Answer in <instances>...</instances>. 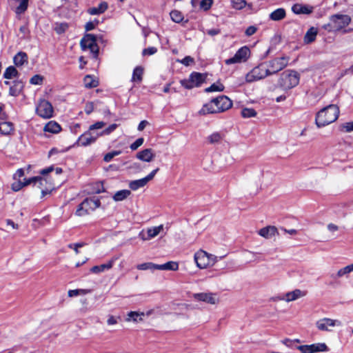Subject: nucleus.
I'll return each mask as SVG.
<instances>
[{"label":"nucleus","mask_w":353,"mask_h":353,"mask_svg":"<svg viewBox=\"0 0 353 353\" xmlns=\"http://www.w3.org/2000/svg\"><path fill=\"white\" fill-rule=\"evenodd\" d=\"M339 114V109L335 105H330L321 110L316 116L318 128L324 127L335 121Z\"/></svg>","instance_id":"f257e3e1"},{"label":"nucleus","mask_w":353,"mask_h":353,"mask_svg":"<svg viewBox=\"0 0 353 353\" xmlns=\"http://www.w3.org/2000/svg\"><path fill=\"white\" fill-rule=\"evenodd\" d=\"M300 80L299 74L294 70H285L280 77L279 85L285 90L291 89L296 86Z\"/></svg>","instance_id":"f03ea898"},{"label":"nucleus","mask_w":353,"mask_h":353,"mask_svg":"<svg viewBox=\"0 0 353 353\" xmlns=\"http://www.w3.org/2000/svg\"><path fill=\"white\" fill-rule=\"evenodd\" d=\"M101 205L100 200L95 197L86 198L77 207L76 215L79 216H85L90 214L98 208Z\"/></svg>","instance_id":"7ed1b4c3"},{"label":"nucleus","mask_w":353,"mask_h":353,"mask_svg":"<svg viewBox=\"0 0 353 353\" xmlns=\"http://www.w3.org/2000/svg\"><path fill=\"white\" fill-rule=\"evenodd\" d=\"M289 61V57L283 56L276 57L263 63L265 65L266 69L269 70L268 71V73L270 76L284 69L288 65Z\"/></svg>","instance_id":"20e7f679"},{"label":"nucleus","mask_w":353,"mask_h":353,"mask_svg":"<svg viewBox=\"0 0 353 353\" xmlns=\"http://www.w3.org/2000/svg\"><path fill=\"white\" fill-rule=\"evenodd\" d=\"M216 259V256L210 254L202 250H199L194 254V261L197 267L201 269L214 265L217 261Z\"/></svg>","instance_id":"39448f33"},{"label":"nucleus","mask_w":353,"mask_h":353,"mask_svg":"<svg viewBox=\"0 0 353 353\" xmlns=\"http://www.w3.org/2000/svg\"><path fill=\"white\" fill-rule=\"evenodd\" d=\"M264 63H262L254 67L250 72H249L245 76V81L247 83H252L256 81H259L269 76Z\"/></svg>","instance_id":"423d86ee"},{"label":"nucleus","mask_w":353,"mask_h":353,"mask_svg":"<svg viewBox=\"0 0 353 353\" xmlns=\"http://www.w3.org/2000/svg\"><path fill=\"white\" fill-rule=\"evenodd\" d=\"M81 48L83 50H90L94 58L99 54V47L97 44L96 37L92 34H85L80 41Z\"/></svg>","instance_id":"0eeeda50"},{"label":"nucleus","mask_w":353,"mask_h":353,"mask_svg":"<svg viewBox=\"0 0 353 353\" xmlns=\"http://www.w3.org/2000/svg\"><path fill=\"white\" fill-rule=\"evenodd\" d=\"M36 112L43 119H50L53 115V107L48 101L40 99L36 107Z\"/></svg>","instance_id":"6e6552de"},{"label":"nucleus","mask_w":353,"mask_h":353,"mask_svg":"<svg viewBox=\"0 0 353 353\" xmlns=\"http://www.w3.org/2000/svg\"><path fill=\"white\" fill-rule=\"evenodd\" d=\"M351 21V18L346 14H336L330 19V26L334 30H340L347 26Z\"/></svg>","instance_id":"1a4fd4ad"},{"label":"nucleus","mask_w":353,"mask_h":353,"mask_svg":"<svg viewBox=\"0 0 353 353\" xmlns=\"http://www.w3.org/2000/svg\"><path fill=\"white\" fill-rule=\"evenodd\" d=\"M250 51L248 47H242L236 52L233 57L225 60V63L226 65H231L245 62L250 57Z\"/></svg>","instance_id":"9d476101"},{"label":"nucleus","mask_w":353,"mask_h":353,"mask_svg":"<svg viewBox=\"0 0 353 353\" xmlns=\"http://www.w3.org/2000/svg\"><path fill=\"white\" fill-rule=\"evenodd\" d=\"M341 322L336 319H332L330 318H323L318 320L316 322V326L320 331L331 332L330 327L335 326H341Z\"/></svg>","instance_id":"9b49d317"},{"label":"nucleus","mask_w":353,"mask_h":353,"mask_svg":"<svg viewBox=\"0 0 353 353\" xmlns=\"http://www.w3.org/2000/svg\"><path fill=\"white\" fill-rule=\"evenodd\" d=\"M159 171V168H157L152 171L148 176L144 178L132 181L129 183V188L135 191L137 190L140 188H143L151 180L153 179L157 172Z\"/></svg>","instance_id":"f8f14e48"},{"label":"nucleus","mask_w":353,"mask_h":353,"mask_svg":"<svg viewBox=\"0 0 353 353\" xmlns=\"http://www.w3.org/2000/svg\"><path fill=\"white\" fill-rule=\"evenodd\" d=\"M99 137V132H92L88 130L79 137L78 144L81 146L89 145L94 143Z\"/></svg>","instance_id":"ddd939ff"},{"label":"nucleus","mask_w":353,"mask_h":353,"mask_svg":"<svg viewBox=\"0 0 353 353\" xmlns=\"http://www.w3.org/2000/svg\"><path fill=\"white\" fill-rule=\"evenodd\" d=\"M214 102L216 105V111H219V112H224L232 106V101L225 95L214 98Z\"/></svg>","instance_id":"4468645a"},{"label":"nucleus","mask_w":353,"mask_h":353,"mask_svg":"<svg viewBox=\"0 0 353 353\" xmlns=\"http://www.w3.org/2000/svg\"><path fill=\"white\" fill-rule=\"evenodd\" d=\"M305 292H303L299 289H296L292 292H288L285 293L282 297L279 298V300L285 301L286 302H290L296 301L301 297L305 296Z\"/></svg>","instance_id":"2eb2a0df"},{"label":"nucleus","mask_w":353,"mask_h":353,"mask_svg":"<svg viewBox=\"0 0 353 353\" xmlns=\"http://www.w3.org/2000/svg\"><path fill=\"white\" fill-rule=\"evenodd\" d=\"M163 225H160L157 227H153L147 230V234H145L143 232L139 233V237L143 241H148L152 238L157 236L160 232L163 230Z\"/></svg>","instance_id":"dca6fc26"},{"label":"nucleus","mask_w":353,"mask_h":353,"mask_svg":"<svg viewBox=\"0 0 353 353\" xmlns=\"http://www.w3.org/2000/svg\"><path fill=\"white\" fill-rule=\"evenodd\" d=\"M194 298L198 301H203L210 304H216L217 299L216 294L213 293H197L193 295Z\"/></svg>","instance_id":"f3484780"},{"label":"nucleus","mask_w":353,"mask_h":353,"mask_svg":"<svg viewBox=\"0 0 353 353\" xmlns=\"http://www.w3.org/2000/svg\"><path fill=\"white\" fill-rule=\"evenodd\" d=\"M136 157L145 162H151L155 157V154L151 148L144 149L137 153Z\"/></svg>","instance_id":"a211bd4d"},{"label":"nucleus","mask_w":353,"mask_h":353,"mask_svg":"<svg viewBox=\"0 0 353 353\" xmlns=\"http://www.w3.org/2000/svg\"><path fill=\"white\" fill-rule=\"evenodd\" d=\"M292 11L294 14H310L312 12L313 7L307 6V5L295 3L292 7Z\"/></svg>","instance_id":"6ab92c4d"},{"label":"nucleus","mask_w":353,"mask_h":353,"mask_svg":"<svg viewBox=\"0 0 353 353\" xmlns=\"http://www.w3.org/2000/svg\"><path fill=\"white\" fill-rule=\"evenodd\" d=\"M216 109L217 107L215 103L214 102L213 99L209 103L204 104L201 109L199 110V114L201 115L219 113V111H216Z\"/></svg>","instance_id":"aec40b11"},{"label":"nucleus","mask_w":353,"mask_h":353,"mask_svg":"<svg viewBox=\"0 0 353 353\" xmlns=\"http://www.w3.org/2000/svg\"><path fill=\"white\" fill-rule=\"evenodd\" d=\"M117 257L112 258L110 261H109L107 263L101 264L100 265L93 266L90 271L94 274H99L100 272H104L105 270H110L112 268L113 264L116 260H117Z\"/></svg>","instance_id":"412c9836"},{"label":"nucleus","mask_w":353,"mask_h":353,"mask_svg":"<svg viewBox=\"0 0 353 353\" xmlns=\"http://www.w3.org/2000/svg\"><path fill=\"white\" fill-rule=\"evenodd\" d=\"M277 232V229L274 226H267L261 228L259 231V234L265 239H270L274 236Z\"/></svg>","instance_id":"4be33fe9"},{"label":"nucleus","mask_w":353,"mask_h":353,"mask_svg":"<svg viewBox=\"0 0 353 353\" xmlns=\"http://www.w3.org/2000/svg\"><path fill=\"white\" fill-rule=\"evenodd\" d=\"M14 128L12 122H0V134L2 135H10L14 132Z\"/></svg>","instance_id":"5701e85b"},{"label":"nucleus","mask_w":353,"mask_h":353,"mask_svg":"<svg viewBox=\"0 0 353 353\" xmlns=\"http://www.w3.org/2000/svg\"><path fill=\"white\" fill-rule=\"evenodd\" d=\"M23 88V84L21 81H14L12 85L10 87L9 94L11 96L17 97L19 95Z\"/></svg>","instance_id":"b1692460"},{"label":"nucleus","mask_w":353,"mask_h":353,"mask_svg":"<svg viewBox=\"0 0 353 353\" xmlns=\"http://www.w3.org/2000/svg\"><path fill=\"white\" fill-rule=\"evenodd\" d=\"M190 77L193 83V88L199 86L205 81V76L199 72H192L190 75Z\"/></svg>","instance_id":"393cba45"},{"label":"nucleus","mask_w":353,"mask_h":353,"mask_svg":"<svg viewBox=\"0 0 353 353\" xmlns=\"http://www.w3.org/2000/svg\"><path fill=\"white\" fill-rule=\"evenodd\" d=\"M286 16V12L284 8H277L270 14V19L274 21L283 19Z\"/></svg>","instance_id":"a878e982"},{"label":"nucleus","mask_w":353,"mask_h":353,"mask_svg":"<svg viewBox=\"0 0 353 353\" xmlns=\"http://www.w3.org/2000/svg\"><path fill=\"white\" fill-rule=\"evenodd\" d=\"M108 8L105 1L101 2L97 8H90L88 10V13L91 15H97L103 13Z\"/></svg>","instance_id":"bb28decb"},{"label":"nucleus","mask_w":353,"mask_h":353,"mask_svg":"<svg viewBox=\"0 0 353 353\" xmlns=\"http://www.w3.org/2000/svg\"><path fill=\"white\" fill-rule=\"evenodd\" d=\"M39 183V188H42L44 185V183H46V179L42 176H34L28 179H25V181L22 183L23 187L27 186L31 183Z\"/></svg>","instance_id":"cd10ccee"},{"label":"nucleus","mask_w":353,"mask_h":353,"mask_svg":"<svg viewBox=\"0 0 353 353\" xmlns=\"http://www.w3.org/2000/svg\"><path fill=\"white\" fill-rule=\"evenodd\" d=\"M13 61L16 66H21L28 61V55L26 52H19L14 57Z\"/></svg>","instance_id":"c85d7f7f"},{"label":"nucleus","mask_w":353,"mask_h":353,"mask_svg":"<svg viewBox=\"0 0 353 353\" xmlns=\"http://www.w3.org/2000/svg\"><path fill=\"white\" fill-rule=\"evenodd\" d=\"M61 129L60 125L54 121H49L43 128L44 131L54 134L59 132Z\"/></svg>","instance_id":"c756f323"},{"label":"nucleus","mask_w":353,"mask_h":353,"mask_svg":"<svg viewBox=\"0 0 353 353\" xmlns=\"http://www.w3.org/2000/svg\"><path fill=\"white\" fill-rule=\"evenodd\" d=\"M144 316L143 312H130L127 314V318L125 319V321L129 322L132 321L133 322H139L143 321V316Z\"/></svg>","instance_id":"7c9ffc66"},{"label":"nucleus","mask_w":353,"mask_h":353,"mask_svg":"<svg viewBox=\"0 0 353 353\" xmlns=\"http://www.w3.org/2000/svg\"><path fill=\"white\" fill-rule=\"evenodd\" d=\"M179 264L175 261H169L162 265H157V270H177Z\"/></svg>","instance_id":"2f4dec72"},{"label":"nucleus","mask_w":353,"mask_h":353,"mask_svg":"<svg viewBox=\"0 0 353 353\" xmlns=\"http://www.w3.org/2000/svg\"><path fill=\"white\" fill-rule=\"evenodd\" d=\"M317 34L316 28L312 27L306 32L304 37V42L305 43H310L316 39Z\"/></svg>","instance_id":"473e14b6"},{"label":"nucleus","mask_w":353,"mask_h":353,"mask_svg":"<svg viewBox=\"0 0 353 353\" xmlns=\"http://www.w3.org/2000/svg\"><path fill=\"white\" fill-rule=\"evenodd\" d=\"M131 194V192L128 190H122L117 191L113 196L115 201H121L128 198Z\"/></svg>","instance_id":"72a5a7b5"},{"label":"nucleus","mask_w":353,"mask_h":353,"mask_svg":"<svg viewBox=\"0 0 353 353\" xmlns=\"http://www.w3.org/2000/svg\"><path fill=\"white\" fill-rule=\"evenodd\" d=\"M143 74V68L141 66H137L134 69L132 81L133 82H141L142 81Z\"/></svg>","instance_id":"f704fd0d"},{"label":"nucleus","mask_w":353,"mask_h":353,"mask_svg":"<svg viewBox=\"0 0 353 353\" xmlns=\"http://www.w3.org/2000/svg\"><path fill=\"white\" fill-rule=\"evenodd\" d=\"M352 271H353V263L340 269L337 272L336 275L332 274V275H331V277L336 279L342 277L344 275L347 274Z\"/></svg>","instance_id":"c9c22d12"},{"label":"nucleus","mask_w":353,"mask_h":353,"mask_svg":"<svg viewBox=\"0 0 353 353\" xmlns=\"http://www.w3.org/2000/svg\"><path fill=\"white\" fill-rule=\"evenodd\" d=\"M17 77H19V72L14 66L8 67L3 73V77L7 79H11Z\"/></svg>","instance_id":"e433bc0d"},{"label":"nucleus","mask_w":353,"mask_h":353,"mask_svg":"<svg viewBox=\"0 0 353 353\" xmlns=\"http://www.w3.org/2000/svg\"><path fill=\"white\" fill-rule=\"evenodd\" d=\"M313 353L324 352L329 350L328 347L325 343H317L311 344Z\"/></svg>","instance_id":"4c0bfd02"},{"label":"nucleus","mask_w":353,"mask_h":353,"mask_svg":"<svg viewBox=\"0 0 353 353\" xmlns=\"http://www.w3.org/2000/svg\"><path fill=\"white\" fill-rule=\"evenodd\" d=\"M83 83L86 88H95L98 85V81L90 75H86L83 79Z\"/></svg>","instance_id":"58836bf2"},{"label":"nucleus","mask_w":353,"mask_h":353,"mask_svg":"<svg viewBox=\"0 0 353 353\" xmlns=\"http://www.w3.org/2000/svg\"><path fill=\"white\" fill-rule=\"evenodd\" d=\"M157 264H154L151 262L143 263L137 265V268L139 270H157Z\"/></svg>","instance_id":"ea45409f"},{"label":"nucleus","mask_w":353,"mask_h":353,"mask_svg":"<svg viewBox=\"0 0 353 353\" xmlns=\"http://www.w3.org/2000/svg\"><path fill=\"white\" fill-rule=\"evenodd\" d=\"M68 27L67 23H57L54 26V30L57 34H61L68 30Z\"/></svg>","instance_id":"a19ab883"},{"label":"nucleus","mask_w":353,"mask_h":353,"mask_svg":"<svg viewBox=\"0 0 353 353\" xmlns=\"http://www.w3.org/2000/svg\"><path fill=\"white\" fill-rule=\"evenodd\" d=\"M28 0H21L20 4L16 8L15 12L17 14L23 13L28 8Z\"/></svg>","instance_id":"79ce46f5"},{"label":"nucleus","mask_w":353,"mask_h":353,"mask_svg":"<svg viewBox=\"0 0 353 353\" xmlns=\"http://www.w3.org/2000/svg\"><path fill=\"white\" fill-rule=\"evenodd\" d=\"M230 2L232 8L236 10H241L247 5L245 0H230Z\"/></svg>","instance_id":"37998d69"},{"label":"nucleus","mask_w":353,"mask_h":353,"mask_svg":"<svg viewBox=\"0 0 353 353\" xmlns=\"http://www.w3.org/2000/svg\"><path fill=\"white\" fill-rule=\"evenodd\" d=\"M224 90V85L220 83H213L205 89V92H221Z\"/></svg>","instance_id":"c03bdc74"},{"label":"nucleus","mask_w":353,"mask_h":353,"mask_svg":"<svg viewBox=\"0 0 353 353\" xmlns=\"http://www.w3.org/2000/svg\"><path fill=\"white\" fill-rule=\"evenodd\" d=\"M170 17H171V19H172V21L176 23L181 22L183 19V16L182 13L180 11L176 10H172L170 12Z\"/></svg>","instance_id":"a18cd8bd"},{"label":"nucleus","mask_w":353,"mask_h":353,"mask_svg":"<svg viewBox=\"0 0 353 353\" xmlns=\"http://www.w3.org/2000/svg\"><path fill=\"white\" fill-rule=\"evenodd\" d=\"M241 115L244 118L254 117L256 115V112L252 108H243L241 111Z\"/></svg>","instance_id":"49530a36"},{"label":"nucleus","mask_w":353,"mask_h":353,"mask_svg":"<svg viewBox=\"0 0 353 353\" xmlns=\"http://www.w3.org/2000/svg\"><path fill=\"white\" fill-rule=\"evenodd\" d=\"M222 136L219 132H214L208 137V140L210 143H216L221 141Z\"/></svg>","instance_id":"de8ad7c7"},{"label":"nucleus","mask_w":353,"mask_h":353,"mask_svg":"<svg viewBox=\"0 0 353 353\" xmlns=\"http://www.w3.org/2000/svg\"><path fill=\"white\" fill-rule=\"evenodd\" d=\"M118 127V125L116 123L111 124L110 126L106 128L105 130H103L101 132L99 133L101 136L103 135H108L110 133H112L113 131H114Z\"/></svg>","instance_id":"09e8293b"},{"label":"nucleus","mask_w":353,"mask_h":353,"mask_svg":"<svg viewBox=\"0 0 353 353\" xmlns=\"http://www.w3.org/2000/svg\"><path fill=\"white\" fill-rule=\"evenodd\" d=\"M121 153V150L118 151H112L110 152L107 153L103 158V160L105 162H110L114 157L119 155Z\"/></svg>","instance_id":"8fccbe9b"},{"label":"nucleus","mask_w":353,"mask_h":353,"mask_svg":"<svg viewBox=\"0 0 353 353\" xmlns=\"http://www.w3.org/2000/svg\"><path fill=\"white\" fill-rule=\"evenodd\" d=\"M43 81V77L39 74L34 75L30 79V83L33 85H41Z\"/></svg>","instance_id":"3c124183"},{"label":"nucleus","mask_w":353,"mask_h":353,"mask_svg":"<svg viewBox=\"0 0 353 353\" xmlns=\"http://www.w3.org/2000/svg\"><path fill=\"white\" fill-rule=\"evenodd\" d=\"M301 353H313L311 345H303L297 347Z\"/></svg>","instance_id":"603ef678"},{"label":"nucleus","mask_w":353,"mask_h":353,"mask_svg":"<svg viewBox=\"0 0 353 353\" xmlns=\"http://www.w3.org/2000/svg\"><path fill=\"white\" fill-rule=\"evenodd\" d=\"M157 52V48L156 47H148L147 48H145L142 51V54L143 56L146 55H153Z\"/></svg>","instance_id":"864d4df0"},{"label":"nucleus","mask_w":353,"mask_h":353,"mask_svg":"<svg viewBox=\"0 0 353 353\" xmlns=\"http://www.w3.org/2000/svg\"><path fill=\"white\" fill-rule=\"evenodd\" d=\"M143 138H139L130 145V148L132 150H136L139 147L143 145Z\"/></svg>","instance_id":"5fc2aeb1"},{"label":"nucleus","mask_w":353,"mask_h":353,"mask_svg":"<svg viewBox=\"0 0 353 353\" xmlns=\"http://www.w3.org/2000/svg\"><path fill=\"white\" fill-rule=\"evenodd\" d=\"M105 125V122H103V121H97V123L91 125L89 127V130L92 132V131L95 130L101 129Z\"/></svg>","instance_id":"6e6d98bb"},{"label":"nucleus","mask_w":353,"mask_h":353,"mask_svg":"<svg viewBox=\"0 0 353 353\" xmlns=\"http://www.w3.org/2000/svg\"><path fill=\"white\" fill-rule=\"evenodd\" d=\"M212 3V0H202L200 3V6L204 10H208L211 8Z\"/></svg>","instance_id":"4d7b16f0"},{"label":"nucleus","mask_w":353,"mask_h":353,"mask_svg":"<svg viewBox=\"0 0 353 353\" xmlns=\"http://www.w3.org/2000/svg\"><path fill=\"white\" fill-rule=\"evenodd\" d=\"M181 84L186 89H192L193 88V83L191 81L190 77L188 79H183L181 81Z\"/></svg>","instance_id":"13d9d810"},{"label":"nucleus","mask_w":353,"mask_h":353,"mask_svg":"<svg viewBox=\"0 0 353 353\" xmlns=\"http://www.w3.org/2000/svg\"><path fill=\"white\" fill-rule=\"evenodd\" d=\"M352 73H353V65L352 66H350L349 68H347V69H346L345 70H343L341 72H339L338 74L337 79L339 80L340 79H341L345 75H346L347 74H352Z\"/></svg>","instance_id":"bf43d9fd"},{"label":"nucleus","mask_w":353,"mask_h":353,"mask_svg":"<svg viewBox=\"0 0 353 353\" xmlns=\"http://www.w3.org/2000/svg\"><path fill=\"white\" fill-rule=\"evenodd\" d=\"M84 245L83 243H70L68 245V248L73 249L75 253L77 254H79V248H81Z\"/></svg>","instance_id":"052dcab7"},{"label":"nucleus","mask_w":353,"mask_h":353,"mask_svg":"<svg viewBox=\"0 0 353 353\" xmlns=\"http://www.w3.org/2000/svg\"><path fill=\"white\" fill-rule=\"evenodd\" d=\"M180 62L185 66L190 65L191 63H194V59L190 56H187L183 58Z\"/></svg>","instance_id":"680f3d73"},{"label":"nucleus","mask_w":353,"mask_h":353,"mask_svg":"<svg viewBox=\"0 0 353 353\" xmlns=\"http://www.w3.org/2000/svg\"><path fill=\"white\" fill-rule=\"evenodd\" d=\"M98 23V21H88L85 25V29L86 31H90L94 29L96 25Z\"/></svg>","instance_id":"e2e57ef3"},{"label":"nucleus","mask_w":353,"mask_h":353,"mask_svg":"<svg viewBox=\"0 0 353 353\" xmlns=\"http://www.w3.org/2000/svg\"><path fill=\"white\" fill-rule=\"evenodd\" d=\"M343 128L345 130V132H350L353 131V121L351 122L345 123L343 125Z\"/></svg>","instance_id":"0e129e2a"},{"label":"nucleus","mask_w":353,"mask_h":353,"mask_svg":"<svg viewBox=\"0 0 353 353\" xmlns=\"http://www.w3.org/2000/svg\"><path fill=\"white\" fill-rule=\"evenodd\" d=\"M256 30L255 26H249L245 30V34L247 36H252L256 32Z\"/></svg>","instance_id":"69168bd1"},{"label":"nucleus","mask_w":353,"mask_h":353,"mask_svg":"<svg viewBox=\"0 0 353 353\" xmlns=\"http://www.w3.org/2000/svg\"><path fill=\"white\" fill-rule=\"evenodd\" d=\"M117 319L119 317H114V316H110L108 319L107 323L110 325H115L117 323Z\"/></svg>","instance_id":"338daca9"},{"label":"nucleus","mask_w":353,"mask_h":353,"mask_svg":"<svg viewBox=\"0 0 353 353\" xmlns=\"http://www.w3.org/2000/svg\"><path fill=\"white\" fill-rule=\"evenodd\" d=\"M148 124V122L147 121H142L139 123L138 125V130L142 131L145 128V126Z\"/></svg>","instance_id":"774afa93"}]
</instances>
